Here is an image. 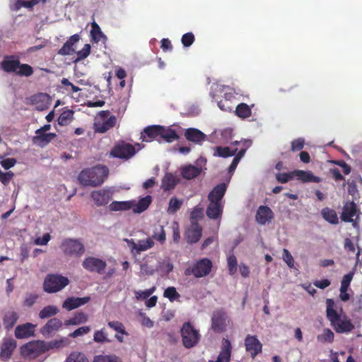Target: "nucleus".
<instances>
[{"mask_svg":"<svg viewBox=\"0 0 362 362\" xmlns=\"http://www.w3.org/2000/svg\"><path fill=\"white\" fill-rule=\"evenodd\" d=\"M326 317L337 333H349L354 329L351 319L332 298L326 300Z\"/></svg>","mask_w":362,"mask_h":362,"instance_id":"f257e3e1","label":"nucleus"},{"mask_svg":"<svg viewBox=\"0 0 362 362\" xmlns=\"http://www.w3.org/2000/svg\"><path fill=\"white\" fill-rule=\"evenodd\" d=\"M109 174L106 166L97 165L82 170L78 176L79 184L83 187H96L100 186Z\"/></svg>","mask_w":362,"mask_h":362,"instance_id":"f03ea898","label":"nucleus"},{"mask_svg":"<svg viewBox=\"0 0 362 362\" xmlns=\"http://www.w3.org/2000/svg\"><path fill=\"white\" fill-rule=\"evenodd\" d=\"M1 69L7 73H14L19 76L29 77L34 73L33 68L28 64H21L16 55H7L0 63Z\"/></svg>","mask_w":362,"mask_h":362,"instance_id":"7ed1b4c3","label":"nucleus"},{"mask_svg":"<svg viewBox=\"0 0 362 362\" xmlns=\"http://www.w3.org/2000/svg\"><path fill=\"white\" fill-rule=\"evenodd\" d=\"M180 335L182 345L186 349L196 346L201 339L199 331L189 322L183 323L180 328Z\"/></svg>","mask_w":362,"mask_h":362,"instance_id":"20e7f679","label":"nucleus"},{"mask_svg":"<svg viewBox=\"0 0 362 362\" xmlns=\"http://www.w3.org/2000/svg\"><path fill=\"white\" fill-rule=\"evenodd\" d=\"M45 341H30L20 347L21 356L27 360L35 359L46 353Z\"/></svg>","mask_w":362,"mask_h":362,"instance_id":"39448f33","label":"nucleus"},{"mask_svg":"<svg viewBox=\"0 0 362 362\" xmlns=\"http://www.w3.org/2000/svg\"><path fill=\"white\" fill-rule=\"evenodd\" d=\"M69 284L67 277L57 274H49L45 278L43 290L47 293H57L62 291Z\"/></svg>","mask_w":362,"mask_h":362,"instance_id":"423d86ee","label":"nucleus"},{"mask_svg":"<svg viewBox=\"0 0 362 362\" xmlns=\"http://www.w3.org/2000/svg\"><path fill=\"white\" fill-rule=\"evenodd\" d=\"M213 264L211 259L204 257L195 261L185 270V275L202 278L208 276L211 272Z\"/></svg>","mask_w":362,"mask_h":362,"instance_id":"0eeeda50","label":"nucleus"},{"mask_svg":"<svg viewBox=\"0 0 362 362\" xmlns=\"http://www.w3.org/2000/svg\"><path fill=\"white\" fill-rule=\"evenodd\" d=\"M60 248L66 256L81 257L86 251L83 243L78 239L66 238L64 239Z\"/></svg>","mask_w":362,"mask_h":362,"instance_id":"6e6552de","label":"nucleus"},{"mask_svg":"<svg viewBox=\"0 0 362 362\" xmlns=\"http://www.w3.org/2000/svg\"><path fill=\"white\" fill-rule=\"evenodd\" d=\"M230 319L224 309L214 310L211 316V329L214 332L222 333L226 330Z\"/></svg>","mask_w":362,"mask_h":362,"instance_id":"1a4fd4ad","label":"nucleus"},{"mask_svg":"<svg viewBox=\"0 0 362 362\" xmlns=\"http://www.w3.org/2000/svg\"><path fill=\"white\" fill-rule=\"evenodd\" d=\"M109 111H101L100 113L102 122H97L95 123V131L98 133H105L109 129L114 127L117 122V118L115 115L109 117Z\"/></svg>","mask_w":362,"mask_h":362,"instance_id":"9d476101","label":"nucleus"},{"mask_svg":"<svg viewBox=\"0 0 362 362\" xmlns=\"http://www.w3.org/2000/svg\"><path fill=\"white\" fill-rule=\"evenodd\" d=\"M82 267L88 272L102 274L107 267V263L98 257H86L82 262Z\"/></svg>","mask_w":362,"mask_h":362,"instance_id":"9b49d317","label":"nucleus"},{"mask_svg":"<svg viewBox=\"0 0 362 362\" xmlns=\"http://www.w3.org/2000/svg\"><path fill=\"white\" fill-rule=\"evenodd\" d=\"M136 153L133 145L127 143H122L116 145L111 151V156L115 158L129 159Z\"/></svg>","mask_w":362,"mask_h":362,"instance_id":"f8f14e48","label":"nucleus"},{"mask_svg":"<svg viewBox=\"0 0 362 362\" xmlns=\"http://www.w3.org/2000/svg\"><path fill=\"white\" fill-rule=\"evenodd\" d=\"M358 211L359 209L354 201L346 202L342 209L341 219L344 222L353 223V226H355L356 221H354L353 218L356 216V220L358 219Z\"/></svg>","mask_w":362,"mask_h":362,"instance_id":"ddd939ff","label":"nucleus"},{"mask_svg":"<svg viewBox=\"0 0 362 362\" xmlns=\"http://www.w3.org/2000/svg\"><path fill=\"white\" fill-rule=\"evenodd\" d=\"M245 346L247 352L255 358L262 351V344L257 336L247 334L245 339Z\"/></svg>","mask_w":362,"mask_h":362,"instance_id":"4468645a","label":"nucleus"},{"mask_svg":"<svg viewBox=\"0 0 362 362\" xmlns=\"http://www.w3.org/2000/svg\"><path fill=\"white\" fill-rule=\"evenodd\" d=\"M63 323L62 320L57 317H53L49 319L45 325H43L40 329V332L45 337H49L53 334L58 332L62 327Z\"/></svg>","mask_w":362,"mask_h":362,"instance_id":"2eb2a0df","label":"nucleus"},{"mask_svg":"<svg viewBox=\"0 0 362 362\" xmlns=\"http://www.w3.org/2000/svg\"><path fill=\"white\" fill-rule=\"evenodd\" d=\"M124 240L130 247L132 252L135 251L137 254H140L141 252L146 251L154 245V242L151 238L139 240L138 243H136L132 239H125Z\"/></svg>","mask_w":362,"mask_h":362,"instance_id":"dca6fc26","label":"nucleus"},{"mask_svg":"<svg viewBox=\"0 0 362 362\" xmlns=\"http://www.w3.org/2000/svg\"><path fill=\"white\" fill-rule=\"evenodd\" d=\"M90 197L95 205L100 206L106 205L110 202L112 199V194L109 189H101L93 191L90 194Z\"/></svg>","mask_w":362,"mask_h":362,"instance_id":"f3484780","label":"nucleus"},{"mask_svg":"<svg viewBox=\"0 0 362 362\" xmlns=\"http://www.w3.org/2000/svg\"><path fill=\"white\" fill-rule=\"evenodd\" d=\"M232 345L229 339L223 338L221 343V351L216 361L209 362H230Z\"/></svg>","mask_w":362,"mask_h":362,"instance_id":"a211bd4d","label":"nucleus"},{"mask_svg":"<svg viewBox=\"0 0 362 362\" xmlns=\"http://www.w3.org/2000/svg\"><path fill=\"white\" fill-rule=\"evenodd\" d=\"M35 325L26 322L18 325L15 329V336L17 339H25L35 336Z\"/></svg>","mask_w":362,"mask_h":362,"instance_id":"6ab92c4d","label":"nucleus"},{"mask_svg":"<svg viewBox=\"0 0 362 362\" xmlns=\"http://www.w3.org/2000/svg\"><path fill=\"white\" fill-rule=\"evenodd\" d=\"M17 346L16 341L12 338H4L1 346L0 357L3 360L9 359Z\"/></svg>","mask_w":362,"mask_h":362,"instance_id":"aec40b11","label":"nucleus"},{"mask_svg":"<svg viewBox=\"0 0 362 362\" xmlns=\"http://www.w3.org/2000/svg\"><path fill=\"white\" fill-rule=\"evenodd\" d=\"M90 300V298L89 296L82 298L69 297L63 302L62 307L70 311L88 303Z\"/></svg>","mask_w":362,"mask_h":362,"instance_id":"412c9836","label":"nucleus"},{"mask_svg":"<svg viewBox=\"0 0 362 362\" xmlns=\"http://www.w3.org/2000/svg\"><path fill=\"white\" fill-rule=\"evenodd\" d=\"M142 141L151 142L153 140L160 141L159 125H151L146 127L141 134Z\"/></svg>","mask_w":362,"mask_h":362,"instance_id":"4be33fe9","label":"nucleus"},{"mask_svg":"<svg viewBox=\"0 0 362 362\" xmlns=\"http://www.w3.org/2000/svg\"><path fill=\"white\" fill-rule=\"evenodd\" d=\"M256 221L260 225H264L274 218L272 210L267 206H260L256 214Z\"/></svg>","mask_w":362,"mask_h":362,"instance_id":"5701e85b","label":"nucleus"},{"mask_svg":"<svg viewBox=\"0 0 362 362\" xmlns=\"http://www.w3.org/2000/svg\"><path fill=\"white\" fill-rule=\"evenodd\" d=\"M223 210V204L222 202H209L206 211V216L211 219H218L221 218Z\"/></svg>","mask_w":362,"mask_h":362,"instance_id":"b1692460","label":"nucleus"},{"mask_svg":"<svg viewBox=\"0 0 362 362\" xmlns=\"http://www.w3.org/2000/svg\"><path fill=\"white\" fill-rule=\"evenodd\" d=\"M226 185L221 183L217 185L209 194V202H222V199L226 192Z\"/></svg>","mask_w":362,"mask_h":362,"instance_id":"393cba45","label":"nucleus"},{"mask_svg":"<svg viewBox=\"0 0 362 362\" xmlns=\"http://www.w3.org/2000/svg\"><path fill=\"white\" fill-rule=\"evenodd\" d=\"M159 129L160 141L163 140L165 141V142L171 143L179 139V136L177 135L175 130L171 129L170 127L159 125Z\"/></svg>","mask_w":362,"mask_h":362,"instance_id":"a878e982","label":"nucleus"},{"mask_svg":"<svg viewBox=\"0 0 362 362\" xmlns=\"http://www.w3.org/2000/svg\"><path fill=\"white\" fill-rule=\"evenodd\" d=\"M80 40V36L78 34L71 35L69 40L63 45L62 48L59 50L58 54L65 56L69 55L75 52L73 46L75 43L78 42Z\"/></svg>","mask_w":362,"mask_h":362,"instance_id":"bb28decb","label":"nucleus"},{"mask_svg":"<svg viewBox=\"0 0 362 362\" xmlns=\"http://www.w3.org/2000/svg\"><path fill=\"white\" fill-rule=\"evenodd\" d=\"M185 138L192 142L200 144L205 141L206 136L200 130L194 128H189L185 132Z\"/></svg>","mask_w":362,"mask_h":362,"instance_id":"cd10ccee","label":"nucleus"},{"mask_svg":"<svg viewBox=\"0 0 362 362\" xmlns=\"http://www.w3.org/2000/svg\"><path fill=\"white\" fill-rule=\"evenodd\" d=\"M295 176L297 177L298 180L303 182H320L322 179L317 176L313 175L311 171H304L301 170H294Z\"/></svg>","mask_w":362,"mask_h":362,"instance_id":"c85d7f7f","label":"nucleus"},{"mask_svg":"<svg viewBox=\"0 0 362 362\" xmlns=\"http://www.w3.org/2000/svg\"><path fill=\"white\" fill-rule=\"evenodd\" d=\"M179 179L170 173H167L162 179L161 188L164 191H170L177 185Z\"/></svg>","mask_w":362,"mask_h":362,"instance_id":"c756f323","label":"nucleus"},{"mask_svg":"<svg viewBox=\"0 0 362 362\" xmlns=\"http://www.w3.org/2000/svg\"><path fill=\"white\" fill-rule=\"evenodd\" d=\"M57 136L54 133H40L33 136V141L40 146H45Z\"/></svg>","mask_w":362,"mask_h":362,"instance_id":"7c9ffc66","label":"nucleus"},{"mask_svg":"<svg viewBox=\"0 0 362 362\" xmlns=\"http://www.w3.org/2000/svg\"><path fill=\"white\" fill-rule=\"evenodd\" d=\"M151 202L152 197L150 195H146L140 199L137 203L134 201V204L132 207L133 211L136 214H141L148 208Z\"/></svg>","mask_w":362,"mask_h":362,"instance_id":"2f4dec72","label":"nucleus"},{"mask_svg":"<svg viewBox=\"0 0 362 362\" xmlns=\"http://www.w3.org/2000/svg\"><path fill=\"white\" fill-rule=\"evenodd\" d=\"M88 316L86 313L81 311L77 312L74 314V315L69 318V320H66L64 322V325L66 326H70V325H78L82 323H85L88 321Z\"/></svg>","mask_w":362,"mask_h":362,"instance_id":"473e14b6","label":"nucleus"},{"mask_svg":"<svg viewBox=\"0 0 362 362\" xmlns=\"http://www.w3.org/2000/svg\"><path fill=\"white\" fill-rule=\"evenodd\" d=\"M43 3L46 0H42ZM40 0H16V2L11 6L13 11H17L21 8H32L35 5L39 3Z\"/></svg>","mask_w":362,"mask_h":362,"instance_id":"72a5a7b5","label":"nucleus"},{"mask_svg":"<svg viewBox=\"0 0 362 362\" xmlns=\"http://www.w3.org/2000/svg\"><path fill=\"white\" fill-rule=\"evenodd\" d=\"M200 173V168L192 165L183 167L181 171L182 176L187 180H191L197 177Z\"/></svg>","mask_w":362,"mask_h":362,"instance_id":"f704fd0d","label":"nucleus"},{"mask_svg":"<svg viewBox=\"0 0 362 362\" xmlns=\"http://www.w3.org/2000/svg\"><path fill=\"white\" fill-rule=\"evenodd\" d=\"M90 36L92 42L95 43H98L102 38L107 39L98 24L95 21L91 23Z\"/></svg>","mask_w":362,"mask_h":362,"instance_id":"c9c22d12","label":"nucleus"},{"mask_svg":"<svg viewBox=\"0 0 362 362\" xmlns=\"http://www.w3.org/2000/svg\"><path fill=\"white\" fill-rule=\"evenodd\" d=\"M322 216L323 218L331 224H337L339 223L337 212L330 208H324L322 211Z\"/></svg>","mask_w":362,"mask_h":362,"instance_id":"e433bc0d","label":"nucleus"},{"mask_svg":"<svg viewBox=\"0 0 362 362\" xmlns=\"http://www.w3.org/2000/svg\"><path fill=\"white\" fill-rule=\"evenodd\" d=\"M235 113L238 117L246 119L252 115V110L247 104L242 103L236 106Z\"/></svg>","mask_w":362,"mask_h":362,"instance_id":"4c0bfd02","label":"nucleus"},{"mask_svg":"<svg viewBox=\"0 0 362 362\" xmlns=\"http://www.w3.org/2000/svg\"><path fill=\"white\" fill-rule=\"evenodd\" d=\"M134 204V200L126 202H112L110 208L112 211H125L132 209Z\"/></svg>","mask_w":362,"mask_h":362,"instance_id":"58836bf2","label":"nucleus"},{"mask_svg":"<svg viewBox=\"0 0 362 362\" xmlns=\"http://www.w3.org/2000/svg\"><path fill=\"white\" fill-rule=\"evenodd\" d=\"M18 315L16 312H10L5 315L3 322L6 329H11L16 323Z\"/></svg>","mask_w":362,"mask_h":362,"instance_id":"ea45409f","label":"nucleus"},{"mask_svg":"<svg viewBox=\"0 0 362 362\" xmlns=\"http://www.w3.org/2000/svg\"><path fill=\"white\" fill-rule=\"evenodd\" d=\"M214 150V156L222 158L233 156L238 151L237 148L231 151L228 146H216L215 147Z\"/></svg>","mask_w":362,"mask_h":362,"instance_id":"a19ab883","label":"nucleus"},{"mask_svg":"<svg viewBox=\"0 0 362 362\" xmlns=\"http://www.w3.org/2000/svg\"><path fill=\"white\" fill-rule=\"evenodd\" d=\"M58 308L54 305H47L43 308L39 313L40 319H46L52 317L57 314Z\"/></svg>","mask_w":362,"mask_h":362,"instance_id":"79ce46f5","label":"nucleus"},{"mask_svg":"<svg viewBox=\"0 0 362 362\" xmlns=\"http://www.w3.org/2000/svg\"><path fill=\"white\" fill-rule=\"evenodd\" d=\"M182 204V199H179L176 197H171L168 204V213L170 214H175L181 208Z\"/></svg>","mask_w":362,"mask_h":362,"instance_id":"37998d69","label":"nucleus"},{"mask_svg":"<svg viewBox=\"0 0 362 362\" xmlns=\"http://www.w3.org/2000/svg\"><path fill=\"white\" fill-rule=\"evenodd\" d=\"M334 339V332L329 328L324 329L322 333L317 337V341L323 344L332 343L333 342Z\"/></svg>","mask_w":362,"mask_h":362,"instance_id":"c03bdc74","label":"nucleus"},{"mask_svg":"<svg viewBox=\"0 0 362 362\" xmlns=\"http://www.w3.org/2000/svg\"><path fill=\"white\" fill-rule=\"evenodd\" d=\"M74 111L71 110H64L58 118V124L61 126L68 125L73 119Z\"/></svg>","mask_w":362,"mask_h":362,"instance_id":"a18cd8bd","label":"nucleus"},{"mask_svg":"<svg viewBox=\"0 0 362 362\" xmlns=\"http://www.w3.org/2000/svg\"><path fill=\"white\" fill-rule=\"evenodd\" d=\"M93 362H122V359L115 354L97 355L94 357Z\"/></svg>","mask_w":362,"mask_h":362,"instance_id":"49530a36","label":"nucleus"},{"mask_svg":"<svg viewBox=\"0 0 362 362\" xmlns=\"http://www.w3.org/2000/svg\"><path fill=\"white\" fill-rule=\"evenodd\" d=\"M202 236V228L197 226L188 231L187 235V242L189 243H196L198 242Z\"/></svg>","mask_w":362,"mask_h":362,"instance_id":"de8ad7c7","label":"nucleus"},{"mask_svg":"<svg viewBox=\"0 0 362 362\" xmlns=\"http://www.w3.org/2000/svg\"><path fill=\"white\" fill-rule=\"evenodd\" d=\"M66 345V340L64 338L55 339L50 341H45L46 351H48L54 349H60Z\"/></svg>","mask_w":362,"mask_h":362,"instance_id":"09e8293b","label":"nucleus"},{"mask_svg":"<svg viewBox=\"0 0 362 362\" xmlns=\"http://www.w3.org/2000/svg\"><path fill=\"white\" fill-rule=\"evenodd\" d=\"M66 362H89V361L84 354L74 351L68 356Z\"/></svg>","mask_w":362,"mask_h":362,"instance_id":"8fccbe9b","label":"nucleus"},{"mask_svg":"<svg viewBox=\"0 0 362 362\" xmlns=\"http://www.w3.org/2000/svg\"><path fill=\"white\" fill-rule=\"evenodd\" d=\"M62 86H59V88H64L65 90L67 93H76L79 90H81V88L75 85H74L72 83H71L69 79L66 78H63L61 81Z\"/></svg>","mask_w":362,"mask_h":362,"instance_id":"3c124183","label":"nucleus"},{"mask_svg":"<svg viewBox=\"0 0 362 362\" xmlns=\"http://www.w3.org/2000/svg\"><path fill=\"white\" fill-rule=\"evenodd\" d=\"M163 296L168 298L170 301L173 302L180 297V293L177 291L176 288L173 286L168 287L163 293Z\"/></svg>","mask_w":362,"mask_h":362,"instance_id":"603ef678","label":"nucleus"},{"mask_svg":"<svg viewBox=\"0 0 362 362\" xmlns=\"http://www.w3.org/2000/svg\"><path fill=\"white\" fill-rule=\"evenodd\" d=\"M108 326L117 332L119 334L127 335L128 333L125 330V327L124 325L119 321H110L107 323Z\"/></svg>","mask_w":362,"mask_h":362,"instance_id":"864d4df0","label":"nucleus"},{"mask_svg":"<svg viewBox=\"0 0 362 362\" xmlns=\"http://www.w3.org/2000/svg\"><path fill=\"white\" fill-rule=\"evenodd\" d=\"M305 146V139L302 137L293 140L291 143V150L293 152L301 151Z\"/></svg>","mask_w":362,"mask_h":362,"instance_id":"5fc2aeb1","label":"nucleus"},{"mask_svg":"<svg viewBox=\"0 0 362 362\" xmlns=\"http://www.w3.org/2000/svg\"><path fill=\"white\" fill-rule=\"evenodd\" d=\"M90 45L89 44H86L82 49L76 52L77 58L76 59V62L83 60L84 59L88 57V56L90 53Z\"/></svg>","mask_w":362,"mask_h":362,"instance_id":"6e6d98bb","label":"nucleus"},{"mask_svg":"<svg viewBox=\"0 0 362 362\" xmlns=\"http://www.w3.org/2000/svg\"><path fill=\"white\" fill-rule=\"evenodd\" d=\"M13 177L14 173L12 171L4 173L0 169V182L4 185H8L10 182L13 180Z\"/></svg>","mask_w":362,"mask_h":362,"instance_id":"4d7b16f0","label":"nucleus"},{"mask_svg":"<svg viewBox=\"0 0 362 362\" xmlns=\"http://www.w3.org/2000/svg\"><path fill=\"white\" fill-rule=\"evenodd\" d=\"M93 340L98 343H105L110 341L103 329L101 330H98L94 333Z\"/></svg>","mask_w":362,"mask_h":362,"instance_id":"13d9d810","label":"nucleus"},{"mask_svg":"<svg viewBox=\"0 0 362 362\" xmlns=\"http://www.w3.org/2000/svg\"><path fill=\"white\" fill-rule=\"evenodd\" d=\"M228 271L229 274L230 275H233L237 270V259L235 255H230L228 257Z\"/></svg>","mask_w":362,"mask_h":362,"instance_id":"bf43d9fd","label":"nucleus"},{"mask_svg":"<svg viewBox=\"0 0 362 362\" xmlns=\"http://www.w3.org/2000/svg\"><path fill=\"white\" fill-rule=\"evenodd\" d=\"M38 298L39 296L37 293H27L23 301V305L28 307H31L35 303Z\"/></svg>","mask_w":362,"mask_h":362,"instance_id":"052dcab7","label":"nucleus"},{"mask_svg":"<svg viewBox=\"0 0 362 362\" xmlns=\"http://www.w3.org/2000/svg\"><path fill=\"white\" fill-rule=\"evenodd\" d=\"M195 40L194 35L192 33H187L182 37L181 41L184 47H189Z\"/></svg>","mask_w":362,"mask_h":362,"instance_id":"680f3d73","label":"nucleus"},{"mask_svg":"<svg viewBox=\"0 0 362 362\" xmlns=\"http://www.w3.org/2000/svg\"><path fill=\"white\" fill-rule=\"evenodd\" d=\"M90 331V328L89 326H83L76 329L73 332L70 333L69 336L72 338H76L79 336L84 335L88 334Z\"/></svg>","mask_w":362,"mask_h":362,"instance_id":"e2e57ef3","label":"nucleus"},{"mask_svg":"<svg viewBox=\"0 0 362 362\" xmlns=\"http://www.w3.org/2000/svg\"><path fill=\"white\" fill-rule=\"evenodd\" d=\"M282 257L284 261L287 264L288 267L293 268L294 267V259L287 249L283 250Z\"/></svg>","mask_w":362,"mask_h":362,"instance_id":"0e129e2a","label":"nucleus"},{"mask_svg":"<svg viewBox=\"0 0 362 362\" xmlns=\"http://www.w3.org/2000/svg\"><path fill=\"white\" fill-rule=\"evenodd\" d=\"M156 290L155 287H152L145 291H136L135 295L138 299H147Z\"/></svg>","mask_w":362,"mask_h":362,"instance_id":"69168bd1","label":"nucleus"},{"mask_svg":"<svg viewBox=\"0 0 362 362\" xmlns=\"http://www.w3.org/2000/svg\"><path fill=\"white\" fill-rule=\"evenodd\" d=\"M293 176H295V173L293 172L289 173H278L276 175V180L278 182L281 183H286L290 180H291Z\"/></svg>","mask_w":362,"mask_h":362,"instance_id":"338daca9","label":"nucleus"},{"mask_svg":"<svg viewBox=\"0 0 362 362\" xmlns=\"http://www.w3.org/2000/svg\"><path fill=\"white\" fill-rule=\"evenodd\" d=\"M151 238L157 240L160 243H163L165 241V232L162 226H160L158 232H154Z\"/></svg>","mask_w":362,"mask_h":362,"instance_id":"774afa93","label":"nucleus"}]
</instances>
